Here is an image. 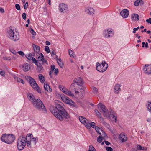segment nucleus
I'll return each mask as SVG.
<instances>
[{"mask_svg":"<svg viewBox=\"0 0 151 151\" xmlns=\"http://www.w3.org/2000/svg\"><path fill=\"white\" fill-rule=\"evenodd\" d=\"M50 110L53 115L60 121L70 117V115L60 104H56L55 106H50Z\"/></svg>","mask_w":151,"mask_h":151,"instance_id":"obj_1","label":"nucleus"},{"mask_svg":"<svg viewBox=\"0 0 151 151\" xmlns=\"http://www.w3.org/2000/svg\"><path fill=\"white\" fill-rule=\"evenodd\" d=\"M33 106L39 111H42L44 113L47 112V110L42 102L39 99H35L32 103Z\"/></svg>","mask_w":151,"mask_h":151,"instance_id":"obj_2","label":"nucleus"},{"mask_svg":"<svg viewBox=\"0 0 151 151\" xmlns=\"http://www.w3.org/2000/svg\"><path fill=\"white\" fill-rule=\"evenodd\" d=\"M27 138L25 136L22 135L19 137L17 144V148L19 150H22L26 146L27 143Z\"/></svg>","mask_w":151,"mask_h":151,"instance_id":"obj_3","label":"nucleus"},{"mask_svg":"<svg viewBox=\"0 0 151 151\" xmlns=\"http://www.w3.org/2000/svg\"><path fill=\"white\" fill-rule=\"evenodd\" d=\"M27 146L31 147H34L38 141L37 137H34L32 134H28L27 135Z\"/></svg>","mask_w":151,"mask_h":151,"instance_id":"obj_4","label":"nucleus"},{"mask_svg":"<svg viewBox=\"0 0 151 151\" xmlns=\"http://www.w3.org/2000/svg\"><path fill=\"white\" fill-rule=\"evenodd\" d=\"M9 37L14 41H17L19 38V35L18 32L16 31H14L12 29H10L8 31Z\"/></svg>","mask_w":151,"mask_h":151,"instance_id":"obj_5","label":"nucleus"},{"mask_svg":"<svg viewBox=\"0 0 151 151\" xmlns=\"http://www.w3.org/2000/svg\"><path fill=\"white\" fill-rule=\"evenodd\" d=\"M61 98L63 101L65 103L69 104L73 107L76 108H77L76 104L68 97L64 96H62Z\"/></svg>","mask_w":151,"mask_h":151,"instance_id":"obj_6","label":"nucleus"},{"mask_svg":"<svg viewBox=\"0 0 151 151\" xmlns=\"http://www.w3.org/2000/svg\"><path fill=\"white\" fill-rule=\"evenodd\" d=\"M74 83H76L77 84L80 86H82V88H81V90L82 91H84L86 89V86H83L84 83V81L83 79L81 77H78L74 79L73 82Z\"/></svg>","mask_w":151,"mask_h":151,"instance_id":"obj_7","label":"nucleus"},{"mask_svg":"<svg viewBox=\"0 0 151 151\" xmlns=\"http://www.w3.org/2000/svg\"><path fill=\"white\" fill-rule=\"evenodd\" d=\"M98 107L101 112L102 111L104 113V116L106 117H108V112L107 108L102 103H99L98 105Z\"/></svg>","mask_w":151,"mask_h":151,"instance_id":"obj_8","label":"nucleus"},{"mask_svg":"<svg viewBox=\"0 0 151 151\" xmlns=\"http://www.w3.org/2000/svg\"><path fill=\"white\" fill-rule=\"evenodd\" d=\"M25 78L29 82L31 86L33 88L37 85V84L35 80L32 77L26 76H25Z\"/></svg>","mask_w":151,"mask_h":151,"instance_id":"obj_9","label":"nucleus"},{"mask_svg":"<svg viewBox=\"0 0 151 151\" xmlns=\"http://www.w3.org/2000/svg\"><path fill=\"white\" fill-rule=\"evenodd\" d=\"M59 9L60 12L63 13L67 12L68 11V6L63 3L60 4Z\"/></svg>","mask_w":151,"mask_h":151,"instance_id":"obj_10","label":"nucleus"},{"mask_svg":"<svg viewBox=\"0 0 151 151\" xmlns=\"http://www.w3.org/2000/svg\"><path fill=\"white\" fill-rule=\"evenodd\" d=\"M6 139V143L9 144H12L14 142L15 139V137L12 134H8Z\"/></svg>","mask_w":151,"mask_h":151,"instance_id":"obj_11","label":"nucleus"},{"mask_svg":"<svg viewBox=\"0 0 151 151\" xmlns=\"http://www.w3.org/2000/svg\"><path fill=\"white\" fill-rule=\"evenodd\" d=\"M36 58L37 61H42L43 65L45 64L48 65L47 60L45 59L44 55L42 53H40L39 56L36 57Z\"/></svg>","mask_w":151,"mask_h":151,"instance_id":"obj_12","label":"nucleus"},{"mask_svg":"<svg viewBox=\"0 0 151 151\" xmlns=\"http://www.w3.org/2000/svg\"><path fill=\"white\" fill-rule=\"evenodd\" d=\"M143 70L145 74L151 75V64L145 65Z\"/></svg>","mask_w":151,"mask_h":151,"instance_id":"obj_13","label":"nucleus"},{"mask_svg":"<svg viewBox=\"0 0 151 151\" xmlns=\"http://www.w3.org/2000/svg\"><path fill=\"white\" fill-rule=\"evenodd\" d=\"M104 35L106 37L109 38L111 37L113 35V33L112 31L108 29L104 31Z\"/></svg>","mask_w":151,"mask_h":151,"instance_id":"obj_14","label":"nucleus"},{"mask_svg":"<svg viewBox=\"0 0 151 151\" xmlns=\"http://www.w3.org/2000/svg\"><path fill=\"white\" fill-rule=\"evenodd\" d=\"M96 69L98 71L100 72H103L106 70V68L107 67L105 68H103L100 65V64L99 62L96 63Z\"/></svg>","mask_w":151,"mask_h":151,"instance_id":"obj_15","label":"nucleus"},{"mask_svg":"<svg viewBox=\"0 0 151 151\" xmlns=\"http://www.w3.org/2000/svg\"><path fill=\"white\" fill-rule=\"evenodd\" d=\"M120 15L124 18H127L128 17L129 13L127 9H124L121 11L120 12Z\"/></svg>","mask_w":151,"mask_h":151,"instance_id":"obj_16","label":"nucleus"},{"mask_svg":"<svg viewBox=\"0 0 151 151\" xmlns=\"http://www.w3.org/2000/svg\"><path fill=\"white\" fill-rule=\"evenodd\" d=\"M124 133H121L119 136V139L122 142L126 141L127 140V137L125 134H123Z\"/></svg>","mask_w":151,"mask_h":151,"instance_id":"obj_17","label":"nucleus"},{"mask_svg":"<svg viewBox=\"0 0 151 151\" xmlns=\"http://www.w3.org/2000/svg\"><path fill=\"white\" fill-rule=\"evenodd\" d=\"M79 119L81 123L84 124L86 126V124L88 123L89 121L85 117L82 116L79 117Z\"/></svg>","mask_w":151,"mask_h":151,"instance_id":"obj_18","label":"nucleus"},{"mask_svg":"<svg viewBox=\"0 0 151 151\" xmlns=\"http://www.w3.org/2000/svg\"><path fill=\"white\" fill-rule=\"evenodd\" d=\"M27 96L29 100L32 103L36 99L33 95L31 93H28L27 94Z\"/></svg>","mask_w":151,"mask_h":151,"instance_id":"obj_19","label":"nucleus"},{"mask_svg":"<svg viewBox=\"0 0 151 151\" xmlns=\"http://www.w3.org/2000/svg\"><path fill=\"white\" fill-rule=\"evenodd\" d=\"M94 12V10L92 8L90 7L86 8L85 10L86 12L90 15L93 14Z\"/></svg>","mask_w":151,"mask_h":151,"instance_id":"obj_20","label":"nucleus"},{"mask_svg":"<svg viewBox=\"0 0 151 151\" xmlns=\"http://www.w3.org/2000/svg\"><path fill=\"white\" fill-rule=\"evenodd\" d=\"M37 72L39 73L41 72L43 70V67L41 63H37Z\"/></svg>","mask_w":151,"mask_h":151,"instance_id":"obj_21","label":"nucleus"},{"mask_svg":"<svg viewBox=\"0 0 151 151\" xmlns=\"http://www.w3.org/2000/svg\"><path fill=\"white\" fill-rule=\"evenodd\" d=\"M95 123L94 122H88V123L87 124H86V127L88 129L90 128L91 127L92 128L95 127Z\"/></svg>","mask_w":151,"mask_h":151,"instance_id":"obj_22","label":"nucleus"},{"mask_svg":"<svg viewBox=\"0 0 151 151\" xmlns=\"http://www.w3.org/2000/svg\"><path fill=\"white\" fill-rule=\"evenodd\" d=\"M7 137V134H4L2 135L1 137V139L2 141L6 143V138Z\"/></svg>","mask_w":151,"mask_h":151,"instance_id":"obj_23","label":"nucleus"},{"mask_svg":"<svg viewBox=\"0 0 151 151\" xmlns=\"http://www.w3.org/2000/svg\"><path fill=\"white\" fill-rule=\"evenodd\" d=\"M131 18L132 19L138 21L139 19V16L137 14H134L131 16Z\"/></svg>","mask_w":151,"mask_h":151,"instance_id":"obj_24","label":"nucleus"},{"mask_svg":"<svg viewBox=\"0 0 151 151\" xmlns=\"http://www.w3.org/2000/svg\"><path fill=\"white\" fill-rule=\"evenodd\" d=\"M44 89L46 91L49 92H51L52 91V89L50 88L49 85L46 83H44Z\"/></svg>","mask_w":151,"mask_h":151,"instance_id":"obj_25","label":"nucleus"},{"mask_svg":"<svg viewBox=\"0 0 151 151\" xmlns=\"http://www.w3.org/2000/svg\"><path fill=\"white\" fill-rule=\"evenodd\" d=\"M101 121L105 127H106L111 132H112L113 131L110 128V126L109 124L104 121V120L103 121L101 120Z\"/></svg>","mask_w":151,"mask_h":151,"instance_id":"obj_26","label":"nucleus"},{"mask_svg":"<svg viewBox=\"0 0 151 151\" xmlns=\"http://www.w3.org/2000/svg\"><path fill=\"white\" fill-rule=\"evenodd\" d=\"M23 70L25 71H27L29 70L30 67L28 64L26 63L24 64L23 66Z\"/></svg>","mask_w":151,"mask_h":151,"instance_id":"obj_27","label":"nucleus"},{"mask_svg":"<svg viewBox=\"0 0 151 151\" xmlns=\"http://www.w3.org/2000/svg\"><path fill=\"white\" fill-rule=\"evenodd\" d=\"M32 45L34 51L36 52H39L40 51L39 47L37 45H35L34 44H32Z\"/></svg>","mask_w":151,"mask_h":151,"instance_id":"obj_28","label":"nucleus"},{"mask_svg":"<svg viewBox=\"0 0 151 151\" xmlns=\"http://www.w3.org/2000/svg\"><path fill=\"white\" fill-rule=\"evenodd\" d=\"M120 89V85L119 84H116L114 87V91L117 93H118Z\"/></svg>","mask_w":151,"mask_h":151,"instance_id":"obj_29","label":"nucleus"},{"mask_svg":"<svg viewBox=\"0 0 151 151\" xmlns=\"http://www.w3.org/2000/svg\"><path fill=\"white\" fill-rule=\"evenodd\" d=\"M39 78L40 82L42 83H43L45 81L44 76L41 74H39L38 75Z\"/></svg>","mask_w":151,"mask_h":151,"instance_id":"obj_30","label":"nucleus"},{"mask_svg":"<svg viewBox=\"0 0 151 151\" xmlns=\"http://www.w3.org/2000/svg\"><path fill=\"white\" fill-rule=\"evenodd\" d=\"M65 93L66 95H67L69 96H70L71 97H73L74 96V95L73 93H72L71 91H70L68 90V89H67L66 91H65Z\"/></svg>","mask_w":151,"mask_h":151,"instance_id":"obj_31","label":"nucleus"},{"mask_svg":"<svg viewBox=\"0 0 151 151\" xmlns=\"http://www.w3.org/2000/svg\"><path fill=\"white\" fill-rule=\"evenodd\" d=\"M70 89V90L72 92L76 90V88L75 87V85L74 83L73 82L72 83L71 85Z\"/></svg>","mask_w":151,"mask_h":151,"instance_id":"obj_32","label":"nucleus"},{"mask_svg":"<svg viewBox=\"0 0 151 151\" xmlns=\"http://www.w3.org/2000/svg\"><path fill=\"white\" fill-rule=\"evenodd\" d=\"M33 88L35 90H36L39 93H41V89L37 84V85L33 87Z\"/></svg>","mask_w":151,"mask_h":151,"instance_id":"obj_33","label":"nucleus"},{"mask_svg":"<svg viewBox=\"0 0 151 151\" xmlns=\"http://www.w3.org/2000/svg\"><path fill=\"white\" fill-rule=\"evenodd\" d=\"M100 65L103 68H105L107 67L106 69L107 68L108 65L107 63L105 61H103L101 63V64H100Z\"/></svg>","mask_w":151,"mask_h":151,"instance_id":"obj_34","label":"nucleus"},{"mask_svg":"<svg viewBox=\"0 0 151 151\" xmlns=\"http://www.w3.org/2000/svg\"><path fill=\"white\" fill-rule=\"evenodd\" d=\"M95 112L96 113V115L101 118V120L103 121V118L102 117L99 111L97 110L96 109L95 110Z\"/></svg>","mask_w":151,"mask_h":151,"instance_id":"obj_35","label":"nucleus"},{"mask_svg":"<svg viewBox=\"0 0 151 151\" xmlns=\"http://www.w3.org/2000/svg\"><path fill=\"white\" fill-rule=\"evenodd\" d=\"M14 78L15 80L17 81L18 82H20L22 84H24V81L22 79L18 78L17 77H14Z\"/></svg>","mask_w":151,"mask_h":151,"instance_id":"obj_36","label":"nucleus"},{"mask_svg":"<svg viewBox=\"0 0 151 151\" xmlns=\"http://www.w3.org/2000/svg\"><path fill=\"white\" fill-rule=\"evenodd\" d=\"M92 92L95 94H97L98 92V90L97 88L94 86L92 87Z\"/></svg>","mask_w":151,"mask_h":151,"instance_id":"obj_37","label":"nucleus"},{"mask_svg":"<svg viewBox=\"0 0 151 151\" xmlns=\"http://www.w3.org/2000/svg\"><path fill=\"white\" fill-rule=\"evenodd\" d=\"M103 137L101 136H99L97 138V140L99 143H101L103 140Z\"/></svg>","mask_w":151,"mask_h":151,"instance_id":"obj_38","label":"nucleus"},{"mask_svg":"<svg viewBox=\"0 0 151 151\" xmlns=\"http://www.w3.org/2000/svg\"><path fill=\"white\" fill-rule=\"evenodd\" d=\"M32 63H34L35 65H37V63H39L37 60L35 59L34 57H32Z\"/></svg>","mask_w":151,"mask_h":151,"instance_id":"obj_39","label":"nucleus"},{"mask_svg":"<svg viewBox=\"0 0 151 151\" xmlns=\"http://www.w3.org/2000/svg\"><path fill=\"white\" fill-rule=\"evenodd\" d=\"M96 150L95 149L92 145L89 146L88 151H95Z\"/></svg>","mask_w":151,"mask_h":151,"instance_id":"obj_40","label":"nucleus"},{"mask_svg":"<svg viewBox=\"0 0 151 151\" xmlns=\"http://www.w3.org/2000/svg\"><path fill=\"white\" fill-rule=\"evenodd\" d=\"M26 57L29 60H31L32 59V57L31 56V53H29L28 55H26Z\"/></svg>","mask_w":151,"mask_h":151,"instance_id":"obj_41","label":"nucleus"},{"mask_svg":"<svg viewBox=\"0 0 151 151\" xmlns=\"http://www.w3.org/2000/svg\"><path fill=\"white\" fill-rule=\"evenodd\" d=\"M68 51H69V55L71 56H72V57H74V54H73V52L72 51V50H71L70 49Z\"/></svg>","mask_w":151,"mask_h":151,"instance_id":"obj_42","label":"nucleus"},{"mask_svg":"<svg viewBox=\"0 0 151 151\" xmlns=\"http://www.w3.org/2000/svg\"><path fill=\"white\" fill-rule=\"evenodd\" d=\"M95 129L97 132H99L100 130L101 131H103V130L98 126H95Z\"/></svg>","mask_w":151,"mask_h":151,"instance_id":"obj_43","label":"nucleus"},{"mask_svg":"<svg viewBox=\"0 0 151 151\" xmlns=\"http://www.w3.org/2000/svg\"><path fill=\"white\" fill-rule=\"evenodd\" d=\"M45 50L47 53H48L50 52L49 47L48 46H46L45 47Z\"/></svg>","mask_w":151,"mask_h":151,"instance_id":"obj_44","label":"nucleus"},{"mask_svg":"<svg viewBox=\"0 0 151 151\" xmlns=\"http://www.w3.org/2000/svg\"><path fill=\"white\" fill-rule=\"evenodd\" d=\"M148 103H149V104H148L147 108L149 111L151 113V106L150 105V104H151V102H148Z\"/></svg>","mask_w":151,"mask_h":151,"instance_id":"obj_45","label":"nucleus"},{"mask_svg":"<svg viewBox=\"0 0 151 151\" xmlns=\"http://www.w3.org/2000/svg\"><path fill=\"white\" fill-rule=\"evenodd\" d=\"M140 0H136L134 2V5L135 6H138L139 4Z\"/></svg>","mask_w":151,"mask_h":151,"instance_id":"obj_46","label":"nucleus"},{"mask_svg":"<svg viewBox=\"0 0 151 151\" xmlns=\"http://www.w3.org/2000/svg\"><path fill=\"white\" fill-rule=\"evenodd\" d=\"M110 114H109V113H108V117H109V118L111 117V115L114 114L113 111L112 109H110Z\"/></svg>","mask_w":151,"mask_h":151,"instance_id":"obj_47","label":"nucleus"},{"mask_svg":"<svg viewBox=\"0 0 151 151\" xmlns=\"http://www.w3.org/2000/svg\"><path fill=\"white\" fill-rule=\"evenodd\" d=\"M137 149L138 150H144V147H141L139 145H138L137 147Z\"/></svg>","mask_w":151,"mask_h":151,"instance_id":"obj_48","label":"nucleus"},{"mask_svg":"<svg viewBox=\"0 0 151 151\" xmlns=\"http://www.w3.org/2000/svg\"><path fill=\"white\" fill-rule=\"evenodd\" d=\"M111 117H112V119H114L115 121V122H116L117 119V116L114 114L111 115Z\"/></svg>","mask_w":151,"mask_h":151,"instance_id":"obj_49","label":"nucleus"},{"mask_svg":"<svg viewBox=\"0 0 151 151\" xmlns=\"http://www.w3.org/2000/svg\"><path fill=\"white\" fill-rule=\"evenodd\" d=\"M24 9H27L28 7V3L27 2L25 4H24Z\"/></svg>","mask_w":151,"mask_h":151,"instance_id":"obj_50","label":"nucleus"},{"mask_svg":"<svg viewBox=\"0 0 151 151\" xmlns=\"http://www.w3.org/2000/svg\"><path fill=\"white\" fill-rule=\"evenodd\" d=\"M51 71H52V73H53L54 71V70H55V65H51Z\"/></svg>","mask_w":151,"mask_h":151,"instance_id":"obj_51","label":"nucleus"},{"mask_svg":"<svg viewBox=\"0 0 151 151\" xmlns=\"http://www.w3.org/2000/svg\"><path fill=\"white\" fill-rule=\"evenodd\" d=\"M15 7L17 10H20V6L19 4H15Z\"/></svg>","mask_w":151,"mask_h":151,"instance_id":"obj_52","label":"nucleus"},{"mask_svg":"<svg viewBox=\"0 0 151 151\" xmlns=\"http://www.w3.org/2000/svg\"><path fill=\"white\" fill-rule=\"evenodd\" d=\"M58 63L61 68H62L63 67V63L61 62H59L58 61Z\"/></svg>","mask_w":151,"mask_h":151,"instance_id":"obj_53","label":"nucleus"},{"mask_svg":"<svg viewBox=\"0 0 151 151\" xmlns=\"http://www.w3.org/2000/svg\"><path fill=\"white\" fill-rule=\"evenodd\" d=\"M106 150L107 151H113V149L110 147H106Z\"/></svg>","mask_w":151,"mask_h":151,"instance_id":"obj_54","label":"nucleus"},{"mask_svg":"<svg viewBox=\"0 0 151 151\" xmlns=\"http://www.w3.org/2000/svg\"><path fill=\"white\" fill-rule=\"evenodd\" d=\"M139 29V27H138L137 28H135L133 29V30L132 32L134 33H136V31L137 30Z\"/></svg>","mask_w":151,"mask_h":151,"instance_id":"obj_55","label":"nucleus"},{"mask_svg":"<svg viewBox=\"0 0 151 151\" xmlns=\"http://www.w3.org/2000/svg\"><path fill=\"white\" fill-rule=\"evenodd\" d=\"M18 53L20 55H21L22 56H23L24 55V52L21 51H18Z\"/></svg>","mask_w":151,"mask_h":151,"instance_id":"obj_56","label":"nucleus"},{"mask_svg":"<svg viewBox=\"0 0 151 151\" xmlns=\"http://www.w3.org/2000/svg\"><path fill=\"white\" fill-rule=\"evenodd\" d=\"M22 18L24 20H25L26 19V14L25 13H23L22 14Z\"/></svg>","mask_w":151,"mask_h":151,"instance_id":"obj_57","label":"nucleus"},{"mask_svg":"<svg viewBox=\"0 0 151 151\" xmlns=\"http://www.w3.org/2000/svg\"><path fill=\"white\" fill-rule=\"evenodd\" d=\"M30 32L31 33H32V35H36V33L35 32L33 29H31L30 31Z\"/></svg>","mask_w":151,"mask_h":151,"instance_id":"obj_58","label":"nucleus"},{"mask_svg":"<svg viewBox=\"0 0 151 151\" xmlns=\"http://www.w3.org/2000/svg\"><path fill=\"white\" fill-rule=\"evenodd\" d=\"M146 21L147 23L151 24V18H149V19H147Z\"/></svg>","mask_w":151,"mask_h":151,"instance_id":"obj_59","label":"nucleus"},{"mask_svg":"<svg viewBox=\"0 0 151 151\" xmlns=\"http://www.w3.org/2000/svg\"><path fill=\"white\" fill-rule=\"evenodd\" d=\"M0 74L3 76H4V71H0Z\"/></svg>","mask_w":151,"mask_h":151,"instance_id":"obj_60","label":"nucleus"},{"mask_svg":"<svg viewBox=\"0 0 151 151\" xmlns=\"http://www.w3.org/2000/svg\"><path fill=\"white\" fill-rule=\"evenodd\" d=\"M104 142L105 144L107 145H109L110 144V143L108 141L105 140Z\"/></svg>","mask_w":151,"mask_h":151,"instance_id":"obj_61","label":"nucleus"},{"mask_svg":"<svg viewBox=\"0 0 151 151\" xmlns=\"http://www.w3.org/2000/svg\"><path fill=\"white\" fill-rule=\"evenodd\" d=\"M0 12L2 13H4V9L0 7Z\"/></svg>","mask_w":151,"mask_h":151,"instance_id":"obj_62","label":"nucleus"},{"mask_svg":"<svg viewBox=\"0 0 151 151\" xmlns=\"http://www.w3.org/2000/svg\"><path fill=\"white\" fill-rule=\"evenodd\" d=\"M61 91L64 93H65V91H66L67 89H65V88H60Z\"/></svg>","mask_w":151,"mask_h":151,"instance_id":"obj_63","label":"nucleus"},{"mask_svg":"<svg viewBox=\"0 0 151 151\" xmlns=\"http://www.w3.org/2000/svg\"><path fill=\"white\" fill-rule=\"evenodd\" d=\"M55 73L56 74H57V73H58V70L57 68H56L55 69Z\"/></svg>","mask_w":151,"mask_h":151,"instance_id":"obj_64","label":"nucleus"}]
</instances>
